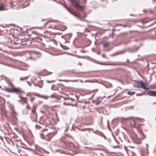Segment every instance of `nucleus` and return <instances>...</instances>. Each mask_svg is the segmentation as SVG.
<instances>
[{
    "label": "nucleus",
    "mask_w": 156,
    "mask_h": 156,
    "mask_svg": "<svg viewBox=\"0 0 156 156\" xmlns=\"http://www.w3.org/2000/svg\"><path fill=\"white\" fill-rule=\"evenodd\" d=\"M133 86L136 88H141L145 90H148L149 88V87L147 84L146 83L142 81L135 82L133 84Z\"/></svg>",
    "instance_id": "nucleus-1"
},
{
    "label": "nucleus",
    "mask_w": 156,
    "mask_h": 156,
    "mask_svg": "<svg viewBox=\"0 0 156 156\" xmlns=\"http://www.w3.org/2000/svg\"><path fill=\"white\" fill-rule=\"evenodd\" d=\"M72 4L74 5L75 8L78 10H81L83 8V7L80 5V0H68Z\"/></svg>",
    "instance_id": "nucleus-2"
},
{
    "label": "nucleus",
    "mask_w": 156,
    "mask_h": 156,
    "mask_svg": "<svg viewBox=\"0 0 156 156\" xmlns=\"http://www.w3.org/2000/svg\"><path fill=\"white\" fill-rule=\"evenodd\" d=\"M6 90L7 92L10 93L15 92L16 93H20L21 92V91L20 89L16 88L8 89H7Z\"/></svg>",
    "instance_id": "nucleus-3"
},
{
    "label": "nucleus",
    "mask_w": 156,
    "mask_h": 156,
    "mask_svg": "<svg viewBox=\"0 0 156 156\" xmlns=\"http://www.w3.org/2000/svg\"><path fill=\"white\" fill-rule=\"evenodd\" d=\"M148 94L153 96H156V90L154 91H151L149 92Z\"/></svg>",
    "instance_id": "nucleus-4"
},
{
    "label": "nucleus",
    "mask_w": 156,
    "mask_h": 156,
    "mask_svg": "<svg viewBox=\"0 0 156 156\" xmlns=\"http://www.w3.org/2000/svg\"><path fill=\"white\" fill-rule=\"evenodd\" d=\"M66 9L67 10L72 14L75 16L78 19L81 20L82 19L80 18L78 16L75 14L73 13V12H71L70 10L67 8L66 7Z\"/></svg>",
    "instance_id": "nucleus-5"
},
{
    "label": "nucleus",
    "mask_w": 156,
    "mask_h": 156,
    "mask_svg": "<svg viewBox=\"0 0 156 156\" xmlns=\"http://www.w3.org/2000/svg\"><path fill=\"white\" fill-rule=\"evenodd\" d=\"M61 46L62 47V48L64 49H65V50L69 49V48L68 47L66 46L61 45Z\"/></svg>",
    "instance_id": "nucleus-6"
},
{
    "label": "nucleus",
    "mask_w": 156,
    "mask_h": 156,
    "mask_svg": "<svg viewBox=\"0 0 156 156\" xmlns=\"http://www.w3.org/2000/svg\"><path fill=\"white\" fill-rule=\"evenodd\" d=\"M109 44L108 43H105L103 45V47L104 48L108 47L109 46Z\"/></svg>",
    "instance_id": "nucleus-7"
},
{
    "label": "nucleus",
    "mask_w": 156,
    "mask_h": 156,
    "mask_svg": "<svg viewBox=\"0 0 156 156\" xmlns=\"http://www.w3.org/2000/svg\"><path fill=\"white\" fill-rule=\"evenodd\" d=\"M28 78V77L27 76H26L25 77H21L20 78V80L21 81L22 80H27Z\"/></svg>",
    "instance_id": "nucleus-8"
},
{
    "label": "nucleus",
    "mask_w": 156,
    "mask_h": 156,
    "mask_svg": "<svg viewBox=\"0 0 156 156\" xmlns=\"http://www.w3.org/2000/svg\"><path fill=\"white\" fill-rule=\"evenodd\" d=\"M138 131L140 134H142L144 136L143 138H145V135L143 133L142 130H139Z\"/></svg>",
    "instance_id": "nucleus-9"
},
{
    "label": "nucleus",
    "mask_w": 156,
    "mask_h": 156,
    "mask_svg": "<svg viewBox=\"0 0 156 156\" xmlns=\"http://www.w3.org/2000/svg\"><path fill=\"white\" fill-rule=\"evenodd\" d=\"M135 92H130L129 91L128 92V94L130 95H133L134 94Z\"/></svg>",
    "instance_id": "nucleus-10"
},
{
    "label": "nucleus",
    "mask_w": 156,
    "mask_h": 156,
    "mask_svg": "<svg viewBox=\"0 0 156 156\" xmlns=\"http://www.w3.org/2000/svg\"><path fill=\"white\" fill-rule=\"evenodd\" d=\"M52 133H48L47 135V136L51 138V137H52V136H50V135H51Z\"/></svg>",
    "instance_id": "nucleus-11"
},
{
    "label": "nucleus",
    "mask_w": 156,
    "mask_h": 156,
    "mask_svg": "<svg viewBox=\"0 0 156 156\" xmlns=\"http://www.w3.org/2000/svg\"><path fill=\"white\" fill-rule=\"evenodd\" d=\"M46 81H47V82L48 83H54V82H55V80H51V81H49V80H47Z\"/></svg>",
    "instance_id": "nucleus-12"
},
{
    "label": "nucleus",
    "mask_w": 156,
    "mask_h": 156,
    "mask_svg": "<svg viewBox=\"0 0 156 156\" xmlns=\"http://www.w3.org/2000/svg\"><path fill=\"white\" fill-rule=\"evenodd\" d=\"M35 107H34L33 109H32L31 110V112H32V113H34L35 112Z\"/></svg>",
    "instance_id": "nucleus-13"
},
{
    "label": "nucleus",
    "mask_w": 156,
    "mask_h": 156,
    "mask_svg": "<svg viewBox=\"0 0 156 156\" xmlns=\"http://www.w3.org/2000/svg\"><path fill=\"white\" fill-rule=\"evenodd\" d=\"M101 102V101H99L95 103L96 105H98Z\"/></svg>",
    "instance_id": "nucleus-14"
},
{
    "label": "nucleus",
    "mask_w": 156,
    "mask_h": 156,
    "mask_svg": "<svg viewBox=\"0 0 156 156\" xmlns=\"http://www.w3.org/2000/svg\"><path fill=\"white\" fill-rule=\"evenodd\" d=\"M26 108H27V109H30V106H29V104H27V105L26 107Z\"/></svg>",
    "instance_id": "nucleus-15"
},
{
    "label": "nucleus",
    "mask_w": 156,
    "mask_h": 156,
    "mask_svg": "<svg viewBox=\"0 0 156 156\" xmlns=\"http://www.w3.org/2000/svg\"><path fill=\"white\" fill-rule=\"evenodd\" d=\"M100 64L102 65H112V64H106L105 63H99Z\"/></svg>",
    "instance_id": "nucleus-16"
},
{
    "label": "nucleus",
    "mask_w": 156,
    "mask_h": 156,
    "mask_svg": "<svg viewBox=\"0 0 156 156\" xmlns=\"http://www.w3.org/2000/svg\"><path fill=\"white\" fill-rule=\"evenodd\" d=\"M3 7L2 6H0V11L3 10Z\"/></svg>",
    "instance_id": "nucleus-17"
},
{
    "label": "nucleus",
    "mask_w": 156,
    "mask_h": 156,
    "mask_svg": "<svg viewBox=\"0 0 156 156\" xmlns=\"http://www.w3.org/2000/svg\"><path fill=\"white\" fill-rule=\"evenodd\" d=\"M23 101L25 103L27 102V100L26 98L24 99Z\"/></svg>",
    "instance_id": "nucleus-18"
},
{
    "label": "nucleus",
    "mask_w": 156,
    "mask_h": 156,
    "mask_svg": "<svg viewBox=\"0 0 156 156\" xmlns=\"http://www.w3.org/2000/svg\"><path fill=\"white\" fill-rule=\"evenodd\" d=\"M131 125L132 127H135V123L133 125V124H131Z\"/></svg>",
    "instance_id": "nucleus-19"
},
{
    "label": "nucleus",
    "mask_w": 156,
    "mask_h": 156,
    "mask_svg": "<svg viewBox=\"0 0 156 156\" xmlns=\"http://www.w3.org/2000/svg\"><path fill=\"white\" fill-rule=\"evenodd\" d=\"M50 21H48L45 24H44V25L45 26H46L48 23H49L50 22Z\"/></svg>",
    "instance_id": "nucleus-20"
},
{
    "label": "nucleus",
    "mask_w": 156,
    "mask_h": 156,
    "mask_svg": "<svg viewBox=\"0 0 156 156\" xmlns=\"http://www.w3.org/2000/svg\"><path fill=\"white\" fill-rule=\"evenodd\" d=\"M86 1H87V0H84V1H83V3L84 4H85L86 3Z\"/></svg>",
    "instance_id": "nucleus-21"
},
{
    "label": "nucleus",
    "mask_w": 156,
    "mask_h": 156,
    "mask_svg": "<svg viewBox=\"0 0 156 156\" xmlns=\"http://www.w3.org/2000/svg\"><path fill=\"white\" fill-rule=\"evenodd\" d=\"M43 98H45L46 99H47V98H48V97L47 96H44L43 97Z\"/></svg>",
    "instance_id": "nucleus-22"
},
{
    "label": "nucleus",
    "mask_w": 156,
    "mask_h": 156,
    "mask_svg": "<svg viewBox=\"0 0 156 156\" xmlns=\"http://www.w3.org/2000/svg\"><path fill=\"white\" fill-rule=\"evenodd\" d=\"M102 56V57H105V55H103Z\"/></svg>",
    "instance_id": "nucleus-23"
},
{
    "label": "nucleus",
    "mask_w": 156,
    "mask_h": 156,
    "mask_svg": "<svg viewBox=\"0 0 156 156\" xmlns=\"http://www.w3.org/2000/svg\"><path fill=\"white\" fill-rule=\"evenodd\" d=\"M59 81H63V80H59Z\"/></svg>",
    "instance_id": "nucleus-24"
},
{
    "label": "nucleus",
    "mask_w": 156,
    "mask_h": 156,
    "mask_svg": "<svg viewBox=\"0 0 156 156\" xmlns=\"http://www.w3.org/2000/svg\"><path fill=\"white\" fill-rule=\"evenodd\" d=\"M1 86H0V88H1Z\"/></svg>",
    "instance_id": "nucleus-25"
}]
</instances>
